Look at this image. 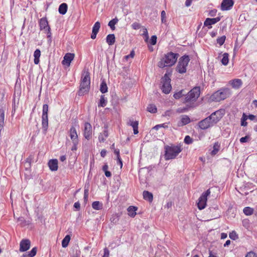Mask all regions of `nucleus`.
<instances>
[{
  "instance_id": "obj_1",
  "label": "nucleus",
  "mask_w": 257,
  "mask_h": 257,
  "mask_svg": "<svg viewBox=\"0 0 257 257\" xmlns=\"http://www.w3.org/2000/svg\"><path fill=\"white\" fill-rule=\"evenodd\" d=\"M179 57L178 53L170 52L165 54L160 61L158 62V66L161 68L165 67H171L174 65Z\"/></svg>"
},
{
  "instance_id": "obj_2",
  "label": "nucleus",
  "mask_w": 257,
  "mask_h": 257,
  "mask_svg": "<svg viewBox=\"0 0 257 257\" xmlns=\"http://www.w3.org/2000/svg\"><path fill=\"white\" fill-rule=\"evenodd\" d=\"M164 149V158L165 160L174 159L182 150L180 146H175L174 145H166L165 146Z\"/></svg>"
},
{
  "instance_id": "obj_3",
  "label": "nucleus",
  "mask_w": 257,
  "mask_h": 257,
  "mask_svg": "<svg viewBox=\"0 0 257 257\" xmlns=\"http://www.w3.org/2000/svg\"><path fill=\"white\" fill-rule=\"evenodd\" d=\"M230 89L227 87H223L214 92L210 96L212 101L219 102L229 97Z\"/></svg>"
},
{
  "instance_id": "obj_4",
  "label": "nucleus",
  "mask_w": 257,
  "mask_h": 257,
  "mask_svg": "<svg viewBox=\"0 0 257 257\" xmlns=\"http://www.w3.org/2000/svg\"><path fill=\"white\" fill-rule=\"evenodd\" d=\"M200 94V89L199 87H194L190 90L186 94L185 97L182 100L184 103L194 102L196 101L199 97Z\"/></svg>"
},
{
  "instance_id": "obj_5",
  "label": "nucleus",
  "mask_w": 257,
  "mask_h": 257,
  "mask_svg": "<svg viewBox=\"0 0 257 257\" xmlns=\"http://www.w3.org/2000/svg\"><path fill=\"white\" fill-rule=\"evenodd\" d=\"M190 57L188 55H184L181 56L179 59L176 67V71L180 74H183L186 72L187 67L190 61Z\"/></svg>"
},
{
  "instance_id": "obj_6",
  "label": "nucleus",
  "mask_w": 257,
  "mask_h": 257,
  "mask_svg": "<svg viewBox=\"0 0 257 257\" xmlns=\"http://www.w3.org/2000/svg\"><path fill=\"white\" fill-rule=\"evenodd\" d=\"M224 110L222 109H219L212 113L208 118L214 125L216 124L223 117L224 114Z\"/></svg>"
},
{
  "instance_id": "obj_7",
  "label": "nucleus",
  "mask_w": 257,
  "mask_h": 257,
  "mask_svg": "<svg viewBox=\"0 0 257 257\" xmlns=\"http://www.w3.org/2000/svg\"><path fill=\"white\" fill-rule=\"evenodd\" d=\"M210 190L209 189L203 192L199 197L197 202V207L199 210H202L205 208L207 197L210 194Z\"/></svg>"
},
{
  "instance_id": "obj_8",
  "label": "nucleus",
  "mask_w": 257,
  "mask_h": 257,
  "mask_svg": "<svg viewBox=\"0 0 257 257\" xmlns=\"http://www.w3.org/2000/svg\"><path fill=\"white\" fill-rule=\"evenodd\" d=\"M83 135L85 139L90 140L92 138V127L89 122H86L84 123L83 128Z\"/></svg>"
},
{
  "instance_id": "obj_9",
  "label": "nucleus",
  "mask_w": 257,
  "mask_h": 257,
  "mask_svg": "<svg viewBox=\"0 0 257 257\" xmlns=\"http://www.w3.org/2000/svg\"><path fill=\"white\" fill-rule=\"evenodd\" d=\"M90 87V84L81 82L80 84L79 89L77 92L79 96H83L88 93Z\"/></svg>"
},
{
  "instance_id": "obj_10",
  "label": "nucleus",
  "mask_w": 257,
  "mask_h": 257,
  "mask_svg": "<svg viewBox=\"0 0 257 257\" xmlns=\"http://www.w3.org/2000/svg\"><path fill=\"white\" fill-rule=\"evenodd\" d=\"M234 4L233 0H222L220 9L223 11L230 10L233 7Z\"/></svg>"
},
{
  "instance_id": "obj_11",
  "label": "nucleus",
  "mask_w": 257,
  "mask_h": 257,
  "mask_svg": "<svg viewBox=\"0 0 257 257\" xmlns=\"http://www.w3.org/2000/svg\"><path fill=\"white\" fill-rule=\"evenodd\" d=\"M213 126L208 117L201 120L198 122V126L201 130H206L210 127Z\"/></svg>"
},
{
  "instance_id": "obj_12",
  "label": "nucleus",
  "mask_w": 257,
  "mask_h": 257,
  "mask_svg": "<svg viewBox=\"0 0 257 257\" xmlns=\"http://www.w3.org/2000/svg\"><path fill=\"white\" fill-rule=\"evenodd\" d=\"M30 240L28 239H23L20 242L19 250L20 252L26 251L30 248Z\"/></svg>"
},
{
  "instance_id": "obj_13",
  "label": "nucleus",
  "mask_w": 257,
  "mask_h": 257,
  "mask_svg": "<svg viewBox=\"0 0 257 257\" xmlns=\"http://www.w3.org/2000/svg\"><path fill=\"white\" fill-rule=\"evenodd\" d=\"M221 16H218L215 18H207L204 22V26L208 27V29L212 28L211 25H214L221 20Z\"/></svg>"
},
{
  "instance_id": "obj_14",
  "label": "nucleus",
  "mask_w": 257,
  "mask_h": 257,
  "mask_svg": "<svg viewBox=\"0 0 257 257\" xmlns=\"http://www.w3.org/2000/svg\"><path fill=\"white\" fill-rule=\"evenodd\" d=\"M40 30L41 31H46L48 28H50L46 17L41 18L39 21Z\"/></svg>"
},
{
  "instance_id": "obj_15",
  "label": "nucleus",
  "mask_w": 257,
  "mask_h": 257,
  "mask_svg": "<svg viewBox=\"0 0 257 257\" xmlns=\"http://www.w3.org/2000/svg\"><path fill=\"white\" fill-rule=\"evenodd\" d=\"M81 82L90 84V76L88 69H84L82 73Z\"/></svg>"
},
{
  "instance_id": "obj_16",
  "label": "nucleus",
  "mask_w": 257,
  "mask_h": 257,
  "mask_svg": "<svg viewBox=\"0 0 257 257\" xmlns=\"http://www.w3.org/2000/svg\"><path fill=\"white\" fill-rule=\"evenodd\" d=\"M74 56L75 55L73 53H68L66 54L62 62V64L69 66L71 61L73 60Z\"/></svg>"
},
{
  "instance_id": "obj_17",
  "label": "nucleus",
  "mask_w": 257,
  "mask_h": 257,
  "mask_svg": "<svg viewBox=\"0 0 257 257\" xmlns=\"http://www.w3.org/2000/svg\"><path fill=\"white\" fill-rule=\"evenodd\" d=\"M190 121V118L188 115H182L181 116V119L178 123V125L182 126L189 123Z\"/></svg>"
},
{
  "instance_id": "obj_18",
  "label": "nucleus",
  "mask_w": 257,
  "mask_h": 257,
  "mask_svg": "<svg viewBox=\"0 0 257 257\" xmlns=\"http://www.w3.org/2000/svg\"><path fill=\"white\" fill-rule=\"evenodd\" d=\"M49 169L52 171H56L58 170V160L57 159H51L48 163Z\"/></svg>"
},
{
  "instance_id": "obj_19",
  "label": "nucleus",
  "mask_w": 257,
  "mask_h": 257,
  "mask_svg": "<svg viewBox=\"0 0 257 257\" xmlns=\"http://www.w3.org/2000/svg\"><path fill=\"white\" fill-rule=\"evenodd\" d=\"M229 83L233 88L237 89L241 86L242 82L240 79H234L230 81Z\"/></svg>"
},
{
  "instance_id": "obj_20",
  "label": "nucleus",
  "mask_w": 257,
  "mask_h": 257,
  "mask_svg": "<svg viewBox=\"0 0 257 257\" xmlns=\"http://www.w3.org/2000/svg\"><path fill=\"white\" fill-rule=\"evenodd\" d=\"M69 133H70V137L71 138V140L72 141H79L78 138V135L77 133L76 129L75 127L73 126H71L70 130H69Z\"/></svg>"
},
{
  "instance_id": "obj_21",
  "label": "nucleus",
  "mask_w": 257,
  "mask_h": 257,
  "mask_svg": "<svg viewBox=\"0 0 257 257\" xmlns=\"http://www.w3.org/2000/svg\"><path fill=\"white\" fill-rule=\"evenodd\" d=\"M48 127V116H42V128L45 134L46 133Z\"/></svg>"
},
{
  "instance_id": "obj_22",
  "label": "nucleus",
  "mask_w": 257,
  "mask_h": 257,
  "mask_svg": "<svg viewBox=\"0 0 257 257\" xmlns=\"http://www.w3.org/2000/svg\"><path fill=\"white\" fill-rule=\"evenodd\" d=\"M172 75V71L168 70L166 73L164 74L163 77L161 79V82L162 83H170L171 82L170 77Z\"/></svg>"
},
{
  "instance_id": "obj_23",
  "label": "nucleus",
  "mask_w": 257,
  "mask_h": 257,
  "mask_svg": "<svg viewBox=\"0 0 257 257\" xmlns=\"http://www.w3.org/2000/svg\"><path fill=\"white\" fill-rule=\"evenodd\" d=\"M143 195V198L145 200L148 201L150 203H151L153 201V195L151 192L148 191H144Z\"/></svg>"
},
{
  "instance_id": "obj_24",
  "label": "nucleus",
  "mask_w": 257,
  "mask_h": 257,
  "mask_svg": "<svg viewBox=\"0 0 257 257\" xmlns=\"http://www.w3.org/2000/svg\"><path fill=\"white\" fill-rule=\"evenodd\" d=\"M172 86L170 83H163L161 89L163 93L165 94H169L170 92Z\"/></svg>"
},
{
  "instance_id": "obj_25",
  "label": "nucleus",
  "mask_w": 257,
  "mask_h": 257,
  "mask_svg": "<svg viewBox=\"0 0 257 257\" xmlns=\"http://www.w3.org/2000/svg\"><path fill=\"white\" fill-rule=\"evenodd\" d=\"M138 207L134 206H129L127 209L128 215L131 217H134L136 215V211Z\"/></svg>"
},
{
  "instance_id": "obj_26",
  "label": "nucleus",
  "mask_w": 257,
  "mask_h": 257,
  "mask_svg": "<svg viewBox=\"0 0 257 257\" xmlns=\"http://www.w3.org/2000/svg\"><path fill=\"white\" fill-rule=\"evenodd\" d=\"M115 41V37L114 34H108L106 38V42L109 46L113 45Z\"/></svg>"
},
{
  "instance_id": "obj_27",
  "label": "nucleus",
  "mask_w": 257,
  "mask_h": 257,
  "mask_svg": "<svg viewBox=\"0 0 257 257\" xmlns=\"http://www.w3.org/2000/svg\"><path fill=\"white\" fill-rule=\"evenodd\" d=\"M67 9H68V6H67V4L62 3L59 7L58 12L60 14L64 15L66 13V12L67 11Z\"/></svg>"
},
{
  "instance_id": "obj_28",
  "label": "nucleus",
  "mask_w": 257,
  "mask_h": 257,
  "mask_svg": "<svg viewBox=\"0 0 257 257\" xmlns=\"http://www.w3.org/2000/svg\"><path fill=\"white\" fill-rule=\"evenodd\" d=\"M37 251V247H33L31 251L27 252L22 255V257H34L36 255Z\"/></svg>"
},
{
  "instance_id": "obj_29",
  "label": "nucleus",
  "mask_w": 257,
  "mask_h": 257,
  "mask_svg": "<svg viewBox=\"0 0 257 257\" xmlns=\"http://www.w3.org/2000/svg\"><path fill=\"white\" fill-rule=\"evenodd\" d=\"M41 56V51L39 49H37L34 53V62L35 64H38L40 62L39 58Z\"/></svg>"
},
{
  "instance_id": "obj_30",
  "label": "nucleus",
  "mask_w": 257,
  "mask_h": 257,
  "mask_svg": "<svg viewBox=\"0 0 257 257\" xmlns=\"http://www.w3.org/2000/svg\"><path fill=\"white\" fill-rule=\"evenodd\" d=\"M118 19L115 17L109 22L108 26L110 28L111 30L113 31L115 29V25L118 23Z\"/></svg>"
},
{
  "instance_id": "obj_31",
  "label": "nucleus",
  "mask_w": 257,
  "mask_h": 257,
  "mask_svg": "<svg viewBox=\"0 0 257 257\" xmlns=\"http://www.w3.org/2000/svg\"><path fill=\"white\" fill-rule=\"evenodd\" d=\"M102 203L98 201H94L92 203V207L95 210H100L102 208Z\"/></svg>"
},
{
  "instance_id": "obj_32",
  "label": "nucleus",
  "mask_w": 257,
  "mask_h": 257,
  "mask_svg": "<svg viewBox=\"0 0 257 257\" xmlns=\"http://www.w3.org/2000/svg\"><path fill=\"white\" fill-rule=\"evenodd\" d=\"M71 236L70 235H66L62 241V246L63 247H66L70 240Z\"/></svg>"
},
{
  "instance_id": "obj_33",
  "label": "nucleus",
  "mask_w": 257,
  "mask_h": 257,
  "mask_svg": "<svg viewBox=\"0 0 257 257\" xmlns=\"http://www.w3.org/2000/svg\"><path fill=\"white\" fill-rule=\"evenodd\" d=\"M220 148V144L218 142H216L213 145V150L211 152L212 155H216L219 151Z\"/></svg>"
},
{
  "instance_id": "obj_34",
  "label": "nucleus",
  "mask_w": 257,
  "mask_h": 257,
  "mask_svg": "<svg viewBox=\"0 0 257 257\" xmlns=\"http://www.w3.org/2000/svg\"><path fill=\"white\" fill-rule=\"evenodd\" d=\"M107 86L104 80H103L100 84V91L102 93H105L107 92Z\"/></svg>"
},
{
  "instance_id": "obj_35",
  "label": "nucleus",
  "mask_w": 257,
  "mask_h": 257,
  "mask_svg": "<svg viewBox=\"0 0 257 257\" xmlns=\"http://www.w3.org/2000/svg\"><path fill=\"white\" fill-rule=\"evenodd\" d=\"M229 55L227 53H224L223 54V57L221 59V63L223 65H227L228 63L229 59H228Z\"/></svg>"
},
{
  "instance_id": "obj_36",
  "label": "nucleus",
  "mask_w": 257,
  "mask_h": 257,
  "mask_svg": "<svg viewBox=\"0 0 257 257\" xmlns=\"http://www.w3.org/2000/svg\"><path fill=\"white\" fill-rule=\"evenodd\" d=\"M107 101L105 99L104 95H101L99 100V102L98 103V106L104 107L106 105Z\"/></svg>"
},
{
  "instance_id": "obj_37",
  "label": "nucleus",
  "mask_w": 257,
  "mask_h": 257,
  "mask_svg": "<svg viewBox=\"0 0 257 257\" xmlns=\"http://www.w3.org/2000/svg\"><path fill=\"white\" fill-rule=\"evenodd\" d=\"M18 221L20 222V225L22 226L28 225L30 223L29 221H27L23 217H19Z\"/></svg>"
},
{
  "instance_id": "obj_38",
  "label": "nucleus",
  "mask_w": 257,
  "mask_h": 257,
  "mask_svg": "<svg viewBox=\"0 0 257 257\" xmlns=\"http://www.w3.org/2000/svg\"><path fill=\"white\" fill-rule=\"evenodd\" d=\"M138 125L139 121L137 120L133 122V123L131 125V126H132L133 128L134 134L135 135H137L139 133Z\"/></svg>"
},
{
  "instance_id": "obj_39",
  "label": "nucleus",
  "mask_w": 257,
  "mask_h": 257,
  "mask_svg": "<svg viewBox=\"0 0 257 257\" xmlns=\"http://www.w3.org/2000/svg\"><path fill=\"white\" fill-rule=\"evenodd\" d=\"M147 110L151 113H156L157 111V108L155 105L150 104L147 107Z\"/></svg>"
},
{
  "instance_id": "obj_40",
  "label": "nucleus",
  "mask_w": 257,
  "mask_h": 257,
  "mask_svg": "<svg viewBox=\"0 0 257 257\" xmlns=\"http://www.w3.org/2000/svg\"><path fill=\"white\" fill-rule=\"evenodd\" d=\"M243 212L246 215H250L253 213V209L250 207H245L243 208Z\"/></svg>"
},
{
  "instance_id": "obj_41",
  "label": "nucleus",
  "mask_w": 257,
  "mask_h": 257,
  "mask_svg": "<svg viewBox=\"0 0 257 257\" xmlns=\"http://www.w3.org/2000/svg\"><path fill=\"white\" fill-rule=\"evenodd\" d=\"M184 90H181L174 94L173 96L176 99H179L182 98L183 96L185 97V94L183 93Z\"/></svg>"
},
{
  "instance_id": "obj_42",
  "label": "nucleus",
  "mask_w": 257,
  "mask_h": 257,
  "mask_svg": "<svg viewBox=\"0 0 257 257\" xmlns=\"http://www.w3.org/2000/svg\"><path fill=\"white\" fill-rule=\"evenodd\" d=\"M100 27V23L99 22H95L94 25L93 26L92 32H93L94 33H96L97 34V33L99 30Z\"/></svg>"
},
{
  "instance_id": "obj_43",
  "label": "nucleus",
  "mask_w": 257,
  "mask_h": 257,
  "mask_svg": "<svg viewBox=\"0 0 257 257\" xmlns=\"http://www.w3.org/2000/svg\"><path fill=\"white\" fill-rule=\"evenodd\" d=\"M229 238L232 240H236L238 238V235L234 230L232 231L229 234Z\"/></svg>"
},
{
  "instance_id": "obj_44",
  "label": "nucleus",
  "mask_w": 257,
  "mask_h": 257,
  "mask_svg": "<svg viewBox=\"0 0 257 257\" xmlns=\"http://www.w3.org/2000/svg\"><path fill=\"white\" fill-rule=\"evenodd\" d=\"M247 119L246 117V114L245 113H243L242 116V117L241 118V125L245 126L247 125V123L246 121V120Z\"/></svg>"
},
{
  "instance_id": "obj_45",
  "label": "nucleus",
  "mask_w": 257,
  "mask_h": 257,
  "mask_svg": "<svg viewBox=\"0 0 257 257\" xmlns=\"http://www.w3.org/2000/svg\"><path fill=\"white\" fill-rule=\"evenodd\" d=\"M143 33H142V35L145 38V41L147 42L149 40V34H148V30H147V28H146L145 27H143Z\"/></svg>"
},
{
  "instance_id": "obj_46",
  "label": "nucleus",
  "mask_w": 257,
  "mask_h": 257,
  "mask_svg": "<svg viewBox=\"0 0 257 257\" xmlns=\"http://www.w3.org/2000/svg\"><path fill=\"white\" fill-rule=\"evenodd\" d=\"M226 39V36H222L220 37H218L217 40V43L220 45L222 46L225 42Z\"/></svg>"
},
{
  "instance_id": "obj_47",
  "label": "nucleus",
  "mask_w": 257,
  "mask_h": 257,
  "mask_svg": "<svg viewBox=\"0 0 257 257\" xmlns=\"http://www.w3.org/2000/svg\"><path fill=\"white\" fill-rule=\"evenodd\" d=\"M48 108L49 106L48 104H43L42 110V116H48Z\"/></svg>"
},
{
  "instance_id": "obj_48",
  "label": "nucleus",
  "mask_w": 257,
  "mask_h": 257,
  "mask_svg": "<svg viewBox=\"0 0 257 257\" xmlns=\"http://www.w3.org/2000/svg\"><path fill=\"white\" fill-rule=\"evenodd\" d=\"M5 120V110L3 107H0V123L4 122Z\"/></svg>"
},
{
  "instance_id": "obj_49",
  "label": "nucleus",
  "mask_w": 257,
  "mask_h": 257,
  "mask_svg": "<svg viewBox=\"0 0 257 257\" xmlns=\"http://www.w3.org/2000/svg\"><path fill=\"white\" fill-rule=\"evenodd\" d=\"M193 140L189 136H185L184 142L187 145L191 144L193 143Z\"/></svg>"
},
{
  "instance_id": "obj_50",
  "label": "nucleus",
  "mask_w": 257,
  "mask_h": 257,
  "mask_svg": "<svg viewBox=\"0 0 257 257\" xmlns=\"http://www.w3.org/2000/svg\"><path fill=\"white\" fill-rule=\"evenodd\" d=\"M161 127L167 128L168 127V126L167 124V123H164L159 124H157V125H155L153 127V129L158 130H159V128H161Z\"/></svg>"
},
{
  "instance_id": "obj_51",
  "label": "nucleus",
  "mask_w": 257,
  "mask_h": 257,
  "mask_svg": "<svg viewBox=\"0 0 257 257\" xmlns=\"http://www.w3.org/2000/svg\"><path fill=\"white\" fill-rule=\"evenodd\" d=\"M250 139V138L249 136H245V137L241 138L239 141L241 143H244L248 142Z\"/></svg>"
},
{
  "instance_id": "obj_52",
  "label": "nucleus",
  "mask_w": 257,
  "mask_h": 257,
  "mask_svg": "<svg viewBox=\"0 0 257 257\" xmlns=\"http://www.w3.org/2000/svg\"><path fill=\"white\" fill-rule=\"evenodd\" d=\"M73 145L71 148V151H75L77 149V145L79 144V141H72Z\"/></svg>"
},
{
  "instance_id": "obj_53",
  "label": "nucleus",
  "mask_w": 257,
  "mask_h": 257,
  "mask_svg": "<svg viewBox=\"0 0 257 257\" xmlns=\"http://www.w3.org/2000/svg\"><path fill=\"white\" fill-rule=\"evenodd\" d=\"M132 27L134 30H138L141 28V25L137 22H134L132 24Z\"/></svg>"
},
{
  "instance_id": "obj_54",
  "label": "nucleus",
  "mask_w": 257,
  "mask_h": 257,
  "mask_svg": "<svg viewBox=\"0 0 257 257\" xmlns=\"http://www.w3.org/2000/svg\"><path fill=\"white\" fill-rule=\"evenodd\" d=\"M157 37L156 35H153L151 37L150 43L152 45H155L157 43Z\"/></svg>"
},
{
  "instance_id": "obj_55",
  "label": "nucleus",
  "mask_w": 257,
  "mask_h": 257,
  "mask_svg": "<svg viewBox=\"0 0 257 257\" xmlns=\"http://www.w3.org/2000/svg\"><path fill=\"white\" fill-rule=\"evenodd\" d=\"M246 117H247V119H249L251 120H253L254 122H257V118H256V116H255L253 114H250L248 115H246Z\"/></svg>"
},
{
  "instance_id": "obj_56",
  "label": "nucleus",
  "mask_w": 257,
  "mask_h": 257,
  "mask_svg": "<svg viewBox=\"0 0 257 257\" xmlns=\"http://www.w3.org/2000/svg\"><path fill=\"white\" fill-rule=\"evenodd\" d=\"M217 10L216 9H213L209 11L208 15L211 17H214L216 15Z\"/></svg>"
},
{
  "instance_id": "obj_57",
  "label": "nucleus",
  "mask_w": 257,
  "mask_h": 257,
  "mask_svg": "<svg viewBox=\"0 0 257 257\" xmlns=\"http://www.w3.org/2000/svg\"><path fill=\"white\" fill-rule=\"evenodd\" d=\"M33 155H30L26 160V162L29 163L30 166H31V164L33 162Z\"/></svg>"
},
{
  "instance_id": "obj_58",
  "label": "nucleus",
  "mask_w": 257,
  "mask_h": 257,
  "mask_svg": "<svg viewBox=\"0 0 257 257\" xmlns=\"http://www.w3.org/2000/svg\"><path fill=\"white\" fill-rule=\"evenodd\" d=\"M188 110L187 107H180L177 109V112L178 113H183L184 112H186Z\"/></svg>"
},
{
  "instance_id": "obj_59",
  "label": "nucleus",
  "mask_w": 257,
  "mask_h": 257,
  "mask_svg": "<svg viewBox=\"0 0 257 257\" xmlns=\"http://www.w3.org/2000/svg\"><path fill=\"white\" fill-rule=\"evenodd\" d=\"M161 21L162 23L166 22V13L164 11L161 12Z\"/></svg>"
},
{
  "instance_id": "obj_60",
  "label": "nucleus",
  "mask_w": 257,
  "mask_h": 257,
  "mask_svg": "<svg viewBox=\"0 0 257 257\" xmlns=\"http://www.w3.org/2000/svg\"><path fill=\"white\" fill-rule=\"evenodd\" d=\"M245 257H257V254L253 251H250L246 254Z\"/></svg>"
},
{
  "instance_id": "obj_61",
  "label": "nucleus",
  "mask_w": 257,
  "mask_h": 257,
  "mask_svg": "<svg viewBox=\"0 0 257 257\" xmlns=\"http://www.w3.org/2000/svg\"><path fill=\"white\" fill-rule=\"evenodd\" d=\"M44 32L47 34V37H52V33H51V28H48L47 30H46Z\"/></svg>"
},
{
  "instance_id": "obj_62",
  "label": "nucleus",
  "mask_w": 257,
  "mask_h": 257,
  "mask_svg": "<svg viewBox=\"0 0 257 257\" xmlns=\"http://www.w3.org/2000/svg\"><path fill=\"white\" fill-rule=\"evenodd\" d=\"M109 250L106 247H105L104 249V254L102 257H109Z\"/></svg>"
},
{
  "instance_id": "obj_63",
  "label": "nucleus",
  "mask_w": 257,
  "mask_h": 257,
  "mask_svg": "<svg viewBox=\"0 0 257 257\" xmlns=\"http://www.w3.org/2000/svg\"><path fill=\"white\" fill-rule=\"evenodd\" d=\"M73 207L76 209V210H79L80 209V203L78 201L75 202L73 205Z\"/></svg>"
},
{
  "instance_id": "obj_64",
  "label": "nucleus",
  "mask_w": 257,
  "mask_h": 257,
  "mask_svg": "<svg viewBox=\"0 0 257 257\" xmlns=\"http://www.w3.org/2000/svg\"><path fill=\"white\" fill-rule=\"evenodd\" d=\"M155 257H168V256L165 253H162V254H160V253L159 252H157L156 253Z\"/></svg>"
}]
</instances>
